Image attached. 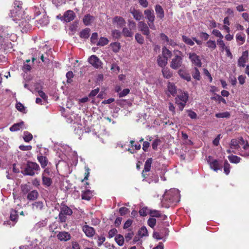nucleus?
I'll list each match as a JSON object with an SVG mask.
<instances>
[{
	"instance_id": "2eb2a0df",
	"label": "nucleus",
	"mask_w": 249,
	"mask_h": 249,
	"mask_svg": "<svg viewBox=\"0 0 249 249\" xmlns=\"http://www.w3.org/2000/svg\"><path fill=\"white\" fill-rule=\"evenodd\" d=\"M74 17V13L71 10H68L64 13V16L62 18V20L69 22L72 20Z\"/></svg>"
},
{
	"instance_id": "f3484780",
	"label": "nucleus",
	"mask_w": 249,
	"mask_h": 249,
	"mask_svg": "<svg viewBox=\"0 0 249 249\" xmlns=\"http://www.w3.org/2000/svg\"><path fill=\"white\" fill-rule=\"evenodd\" d=\"M31 207L32 210L33 211L38 212L41 211L43 209L44 205L43 202L41 201H38L33 203L31 205Z\"/></svg>"
},
{
	"instance_id": "bf43d9fd",
	"label": "nucleus",
	"mask_w": 249,
	"mask_h": 249,
	"mask_svg": "<svg viewBox=\"0 0 249 249\" xmlns=\"http://www.w3.org/2000/svg\"><path fill=\"white\" fill-rule=\"evenodd\" d=\"M194 73L193 74V78L199 80L200 79V72L198 70L197 68H195L194 69Z\"/></svg>"
},
{
	"instance_id": "e433bc0d",
	"label": "nucleus",
	"mask_w": 249,
	"mask_h": 249,
	"mask_svg": "<svg viewBox=\"0 0 249 249\" xmlns=\"http://www.w3.org/2000/svg\"><path fill=\"white\" fill-rule=\"evenodd\" d=\"M111 50L114 53H117L120 49V44L118 42H114L110 44Z\"/></svg>"
},
{
	"instance_id": "ea45409f",
	"label": "nucleus",
	"mask_w": 249,
	"mask_h": 249,
	"mask_svg": "<svg viewBox=\"0 0 249 249\" xmlns=\"http://www.w3.org/2000/svg\"><path fill=\"white\" fill-rule=\"evenodd\" d=\"M138 235L141 237L148 236V231L145 227H142L138 231Z\"/></svg>"
},
{
	"instance_id": "412c9836",
	"label": "nucleus",
	"mask_w": 249,
	"mask_h": 249,
	"mask_svg": "<svg viewBox=\"0 0 249 249\" xmlns=\"http://www.w3.org/2000/svg\"><path fill=\"white\" fill-rule=\"evenodd\" d=\"M152 162V159L151 158L148 159L145 162L144 168L142 173V176L144 178H146V175L145 174V173L150 171Z\"/></svg>"
},
{
	"instance_id": "8fccbe9b",
	"label": "nucleus",
	"mask_w": 249,
	"mask_h": 249,
	"mask_svg": "<svg viewBox=\"0 0 249 249\" xmlns=\"http://www.w3.org/2000/svg\"><path fill=\"white\" fill-rule=\"evenodd\" d=\"M207 46L211 49H215L216 47V44L214 40H209L206 42Z\"/></svg>"
},
{
	"instance_id": "338daca9",
	"label": "nucleus",
	"mask_w": 249,
	"mask_h": 249,
	"mask_svg": "<svg viewBox=\"0 0 249 249\" xmlns=\"http://www.w3.org/2000/svg\"><path fill=\"white\" fill-rule=\"evenodd\" d=\"M129 212L128 209H127L126 207H121L119 209V213L121 215H125L126 213H127Z\"/></svg>"
},
{
	"instance_id": "f704fd0d",
	"label": "nucleus",
	"mask_w": 249,
	"mask_h": 249,
	"mask_svg": "<svg viewBox=\"0 0 249 249\" xmlns=\"http://www.w3.org/2000/svg\"><path fill=\"white\" fill-rule=\"evenodd\" d=\"M163 77L166 79L171 78L172 76V71L167 68H164L162 70Z\"/></svg>"
},
{
	"instance_id": "69168bd1",
	"label": "nucleus",
	"mask_w": 249,
	"mask_h": 249,
	"mask_svg": "<svg viewBox=\"0 0 249 249\" xmlns=\"http://www.w3.org/2000/svg\"><path fill=\"white\" fill-rule=\"evenodd\" d=\"M98 38V34L97 33H94L92 34L90 37V40L92 43L95 44Z\"/></svg>"
},
{
	"instance_id": "6e6d98bb",
	"label": "nucleus",
	"mask_w": 249,
	"mask_h": 249,
	"mask_svg": "<svg viewBox=\"0 0 249 249\" xmlns=\"http://www.w3.org/2000/svg\"><path fill=\"white\" fill-rule=\"evenodd\" d=\"M22 192L24 194H27L30 190V187L29 185L24 184L21 186Z\"/></svg>"
},
{
	"instance_id": "3c124183",
	"label": "nucleus",
	"mask_w": 249,
	"mask_h": 249,
	"mask_svg": "<svg viewBox=\"0 0 249 249\" xmlns=\"http://www.w3.org/2000/svg\"><path fill=\"white\" fill-rule=\"evenodd\" d=\"M216 42H217V44H218V45L219 46L220 49L222 51L228 48L227 47H226L225 46L224 42L222 40V39H217Z\"/></svg>"
},
{
	"instance_id": "39448f33",
	"label": "nucleus",
	"mask_w": 249,
	"mask_h": 249,
	"mask_svg": "<svg viewBox=\"0 0 249 249\" xmlns=\"http://www.w3.org/2000/svg\"><path fill=\"white\" fill-rule=\"evenodd\" d=\"M39 170V166L36 163L28 161L24 171V174L33 176L36 174H38Z\"/></svg>"
},
{
	"instance_id": "2f4dec72",
	"label": "nucleus",
	"mask_w": 249,
	"mask_h": 249,
	"mask_svg": "<svg viewBox=\"0 0 249 249\" xmlns=\"http://www.w3.org/2000/svg\"><path fill=\"white\" fill-rule=\"evenodd\" d=\"M178 74L182 78L187 81H190L191 79L190 74L182 70H179Z\"/></svg>"
},
{
	"instance_id": "0eeeda50",
	"label": "nucleus",
	"mask_w": 249,
	"mask_h": 249,
	"mask_svg": "<svg viewBox=\"0 0 249 249\" xmlns=\"http://www.w3.org/2000/svg\"><path fill=\"white\" fill-rule=\"evenodd\" d=\"M9 34L7 33V31H5L2 27H0V44L3 45L5 42V40H8V38L12 41H15L17 39V36L15 34Z\"/></svg>"
},
{
	"instance_id": "aec40b11",
	"label": "nucleus",
	"mask_w": 249,
	"mask_h": 249,
	"mask_svg": "<svg viewBox=\"0 0 249 249\" xmlns=\"http://www.w3.org/2000/svg\"><path fill=\"white\" fill-rule=\"evenodd\" d=\"M71 210L67 206H64L61 208V212L59 214V218L61 220H63L64 219L62 218L63 215H71L72 214Z\"/></svg>"
},
{
	"instance_id": "b1692460",
	"label": "nucleus",
	"mask_w": 249,
	"mask_h": 249,
	"mask_svg": "<svg viewBox=\"0 0 249 249\" xmlns=\"http://www.w3.org/2000/svg\"><path fill=\"white\" fill-rule=\"evenodd\" d=\"M146 18L148 20L149 22H153L155 19V16L153 11L150 10H146L144 11Z\"/></svg>"
},
{
	"instance_id": "052dcab7",
	"label": "nucleus",
	"mask_w": 249,
	"mask_h": 249,
	"mask_svg": "<svg viewBox=\"0 0 249 249\" xmlns=\"http://www.w3.org/2000/svg\"><path fill=\"white\" fill-rule=\"evenodd\" d=\"M186 111L188 112V115L190 118L192 119L196 118L197 114L194 111L191 110H187Z\"/></svg>"
},
{
	"instance_id": "423d86ee",
	"label": "nucleus",
	"mask_w": 249,
	"mask_h": 249,
	"mask_svg": "<svg viewBox=\"0 0 249 249\" xmlns=\"http://www.w3.org/2000/svg\"><path fill=\"white\" fill-rule=\"evenodd\" d=\"M174 53L175 57L172 59L170 67L175 70L179 68L182 63V58L181 57V52L178 50H174Z\"/></svg>"
},
{
	"instance_id": "a211bd4d",
	"label": "nucleus",
	"mask_w": 249,
	"mask_h": 249,
	"mask_svg": "<svg viewBox=\"0 0 249 249\" xmlns=\"http://www.w3.org/2000/svg\"><path fill=\"white\" fill-rule=\"evenodd\" d=\"M112 23L117 27H122L125 25V21L122 17L116 16L112 19Z\"/></svg>"
},
{
	"instance_id": "5fc2aeb1",
	"label": "nucleus",
	"mask_w": 249,
	"mask_h": 249,
	"mask_svg": "<svg viewBox=\"0 0 249 249\" xmlns=\"http://www.w3.org/2000/svg\"><path fill=\"white\" fill-rule=\"evenodd\" d=\"M135 39L139 43L141 44L143 43L144 38L141 34H136L135 35Z\"/></svg>"
},
{
	"instance_id": "f257e3e1",
	"label": "nucleus",
	"mask_w": 249,
	"mask_h": 249,
	"mask_svg": "<svg viewBox=\"0 0 249 249\" xmlns=\"http://www.w3.org/2000/svg\"><path fill=\"white\" fill-rule=\"evenodd\" d=\"M230 147L233 149L234 153L239 154L243 157H249V144L247 141L240 137L232 139L230 143Z\"/></svg>"
},
{
	"instance_id": "09e8293b",
	"label": "nucleus",
	"mask_w": 249,
	"mask_h": 249,
	"mask_svg": "<svg viewBox=\"0 0 249 249\" xmlns=\"http://www.w3.org/2000/svg\"><path fill=\"white\" fill-rule=\"evenodd\" d=\"M122 33L124 36L131 37L133 35V33L131 31V29H128L127 28H124Z\"/></svg>"
},
{
	"instance_id": "680f3d73",
	"label": "nucleus",
	"mask_w": 249,
	"mask_h": 249,
	"mask_svg": "<svg viewBox=\"0 0 249 249\" xmlns=\"http://www.w3.org/2000/svg\"><path fill=\"white\" fill-rule=\"evenodd\" d=\"M134 235V233L131 230L125 235V239L127 242L131 240Z\"/></svg>"
},
{
	"instance_id": "a19ab883",
	"label": "nucleus",
	"mask_w": 249,
	"mask_h": 249,
	"mask_svg": "<svg viewBox=\"0 0 249 249\" xmlns=\"http://www.w3.org/2000/svg\"><path fill=\"white\" fill-rule=\"evenodd\" d=\"M228 158L230 161L233 163H239L241 160V159L239 157L234 155L229 156Z\"/></svg>"
},
{
	"instance_id": "cd10ccee",
	"label": "nucleus",
	"mask_w": 249,
	"mask_h": 249,
	"mask_svg": "<svg viewBox=\"0 0 249 249\" xmlns=\"http://www.w3.org/2000/svg\"><path fill=\"white\" fill-rule=\"evenodd\" d=\"M131 13L133 16L134 18L137 20H140L142 18V12L135 9H131Z\"/></svg>"
},
{
	"instance_id": "c85d7f7f",
	"label": "nucleus",
	"mask_w": 249,
	"mask_h": 249,
	"mask_svg": "<svg viewBox=\"0 0 249 249\" xmlns=\"http://www.w3.org/2000/svg\"><path fill=\"white\" fill-rule=\"evenodd\" d=\"M94 18L89 15H87L84 16L83 21L84 24L86 26L90 25L94 20Z\"/></svg>"
},
{
	"instance_id": "13d9d810",
	"label": "nucleus",
	"mask_w": 249,
	"mask_h": 249,
	"mask_svg": "<svg viewBox=\"0 0 249 249\" xmlns=\"http://www.w3.org/2000/svg\"><path fill=\"white\" fill-rule=\"evenodd\" d=\"M212 34L214 36L219 37V39H222L223 38V36L222 35L221 32L218 30H213L212 31Z\"/></svg>"
},
{
	"instance_id": "4468645a",
	"label": "nucleus",
	"mask_w": 249,
	"mask_h": 249,
	"mask_svg": "<svg viewBox=\"0 0 249 249\" xmlns=\"http://www.w3.org/2000/svg\"><path fill=\"white\" fill-rule=\"evenodd\" d=\"M207 160L211 168L214 171L217 172L218 170L221 169L219 163L217 160L213 159L211 157L209 156Z\"/></svg>"
},
{
	"instance_id": "c756f323",
	"label": "nucleus",
	"mask_w": 249,
	"mask_h": 249,
	"mask_svg": "<svg viewBox=\"0 0 249 249\" xmlns=\"http://www.w3.org/2000/svg\"><path fill=\"white\" fill-rule=\"evenodd\" d=\"M155 11L157 16L160 18H162L164 17V11L161 6L157 5L155 6Z\"/></svg>"
},
{
	"instance_id": "c9c22d12",
	"label": "nucleus",
	"mask_w": 249,
	"mask_h": 249,
	"mask_svg": "<svg viewBox=\"0 0 249 249\" xmlns=\"http://www.w3.org/2000/svg\"><path fill=\"white\" fill-rule=\"evenodd\" d=\"M236 39L239 45H242L245 41V36L240 33H238L236 35Z\"/></svg>"
},
{
	"instance_id": "473e14b6",
	"label": "nucleus",
	"mask_w": 249,
	"mask_h": 249,
	"mask_svg": "<svg viewBox=\"0 0 249 249\" xmlns=\"http://www.w3.org/2000/svg\"><path fill=\"white\" fill-rule=\"evenodd\" d=\"M18 212L16 210H12L10 213V220L12 221V226H14L18 219Z\"/></svg>"
},
{
	"instance_id": "20e7f679",
	"label": "nucleus",
	"mask_w": 249,
	"mask_h": 249,
	"mask_svg": "<svg viewBox=\"0 0 249 249\" xmlns=\"http://www.w3.org/2000/svg\"><path fill=\"white\" fill-rule=\"evenodd\" d=\"M188 94L186 92L180 91L175 98V103L180 111L183 110L188 100Z\"/></svg>"
},
{
	"instance_id": "f8f14e48",
	"label": "nucleus",
	"mask_w": 249,
	"mask_h": 249,
	"mask_svg": "<svg viewBox=\"0 0 249 249\" xmlns=\"http://www.w3.org/2000/svg\"><path fill=\"white\" fill-rule=\"evenodd\" d=\"M18 20L17 21H18ZM19 20H21L19 23V26L21 28V31L22 33H27L28 31L30 30L32 28V26L26 20L23 19L22 18ZM18 23V22H16Z\"/></svg>"
},
{
	"instance_id": "c03bdc74",
	"label": "nucleus",
	"mask_w": 249,
	"mask_h": 249,
	"mask_svg": "<svg viewBox=\"0 0 249 249\" xmlns=\"http://www.w3.org/2000/svg\"><path fill=\"white\" fill-rule=\"evenodd\" d=\"M23 138L25 142H29L33 139V135L28 131H25L23 133Z\"/></svg>"
},
{
	"instance_id": "a878e982",
	"label": "nucleus",
	"mask_w": 249,
	"mask_h": 249,
	"mask_svg": "<svg viewBox=\"0 0 249 249\" xmlns=\"http://www.w3.org/2000/svg\"><path fill=\"white\" fill-rule=\"evenodd\" d=\"M38 197V193L36 190H33L28 193L27 197L29 200H35Z\"/></svg>"
},
{
	"instance_id": "f03ea898",
	"label": "nucleus",
	"mask_w": 249,
	"mask_h": 249,
	"mask_svg": "<svg viewBox=\"0 0 249 249\" xmlns=\"http://www.w3.org/2000/svg\"><path fill=\"white\" fill-rule=\"evenodd\" d=\"M180 198L179 192L178 189L173 188L165 192L162 203L165 207H169L170 204L179 202Z\"/></svg>"
},
{
	"instance_id": "603ef678",
	"label": "nucleus",
	"mask_w": 249,
	"mask_h": 249,
	"mask_svg": "<svg viewBox=\"0 0 249 249\" xmlns=\"http://www.w3.org/2000/svg\"><path fill=\"white\" fill-rule=\"evenodd\" d=\"M224 172L227 175H229L230 172V165L227 160L224 162Z\"/></svg>"
},
{
	"instance_id": "bb28decb",
	"label": "nucleus",
	"mask_w": 249,
	"mask_h": 249,
	"mask_svg": "<svg viewBox=\"0 0 249 249\" xmlns=\"http://www.w3.org/2000/svg\"><path fill=\"white\" fill-rule=\"evenodd\" d=\"M23 128H24V122H21L20 123L14 124L10 127V130L11 131H17Z\"/></svg>"
},
{
	"instance_id": "79ce46f5",
	"label": "nucleus",
	"mask_w": 249,
	"mask_h": 249,
	"mask_svg": "<svg viewBox=\"0 0 249 249\" xmlns=\"http://www.w3.org/2000/svg\"><path fill=\"white\" fill-rule=\"evenodd\" d=\"M90 30L89 28H86L82 30L80 33V36L81 38H88L89 36Z\"/></svg>"
},
{
	"instance_id": "0e129e2a",
	"label": "nucleus",
	"mask_w": 249,
	"mask_h": 249,
	"mask_svg": "<svg viewBox=\"0 0 249 249\" xmlns=\"http://www.w3.org/2000/svg\"><path fill=\"white\" fill-rule=\"evenodd\" d=\"M112 36L114 38H118L121 36V33L118 30H114L112 31Z\"/></svg>"
},
{
	"instance_id": "49530a36",
	"label": "nucleus",
	"mask_w": 249,
	"mask_h": 249,
	"mask_svg": "<svg viewBox=\"0 0 249 249\" xmlns=\"http://www.w3.org/2000/svg\"><path fill=\"white\" fill-rule=\"evenodd\" d=\"M38 22L42 26L47 25L49 22L48 17L43 16L42 18L38 20Z\"/></svg>"
},
{
	"instance_id": "ddd939ff",
	"label": "nucleus",
	"mask_w": 249,
	"mask_h": 249,
	"mask_svg": "<svg viewBox=\"0 0 249 249\" xmlns=\"http://www.w3.org/2000/svg\"><path fill=\"white\" fill-rule=\"evenodd\" d=\"M138 29L140 31L142 32L143 34L146 36L148 39H149V30L147 24L142 21H140L138 23Z\"/></svg>"
},
{
	"instance_id": "7c9ffc66",
	"label": "nucleus",
	"mask_w": 249,
	"mask_h": 249,
	"mask_svg": "<svg viewBox=\"0 0 249 249\" xmlns=\"http://www.w3.org/2000/svg\"><path fill=\"white\" fill-rule=\"evenodd\" d=\"M92 192L89 190H86L83 192L82 198L83 199L89 200L92 196Z\"/></svg>"
},
{
	"instance_id": "393cba45",
	"label": "nucleus",
	"mask_w": 249,
	"mask_h": 249,
	"mask_svg": "<svg viewBox=\"0 0 249 249\" xmlns=\"http://www.w3.org/2000/svg\"><path fill=\"white\" fill-rule=\"evenodd\" d=\"M167 57L162 55H159L157 59L158 64L161 67H164L167 64Z\"/></svg>"
},
{
	"instance_id": "72a5a7b5",
	"label": "nucleus",
	"mask_w": 249,
	"mask_h": 249,
	"mask_svg": "<svg viewBox=\"0 0 249 249\" xmlns=\"http://www.w3.org/2000/svg\"><path fill=\"white\" fill-rule=\"evenodd\" d=\"M37 160L40 162L42 168H44L47 166L48 163V160L46 157L43 156H38Z\"/></svg>"
},
{
	"instance_id": "e2e57ef3",
	"label": "nucleus",
	"mask_w": 249,
	"mask_h": 249,
	"mask_svg": "<svg viewBox=\"0 0 249 249\" xmlns=\"http://www.w3.org/2000/svg\"><path fill=\"white\" fill-rule=\"evenodd\" d=\"M156 222V220L155 218H151L148 220L147 223H148V225L150 227L153 228L155 226Z\"/></svg>"
},
{
	"instance_id": "9b49d317",
	"label": "nucleus",
	"mask_w": 249,
	"mask_h": 249,
	"mask_svg": "<svg viewBox=\"0 0 249 249\" xmlns=\"http://www.w3.org/2000/svg\"><path fill=\"white\" fill-rule=\"evenodd\" d=\"M249 52L245 51L242 53L241 56L238 60V66L240 67H244L246 63L248 60Z\"/></svg>"
},
{
	"instance_id": "de8ad7c7",
	"label": "nucleus",
	"mask_w": 249,
	"mask_h": 249,
	"mask_svg": "<svg viewBox=\"0 0 249 249\" xmlns=\"http://www.w3.org/2000/svg\"><path fill=\"white\" fill-rule=\"evenodd\" d=\"M108 42H109V41L107 38L104 37H101L99 39V40L98 42V43H97V45L98 46H104L107 44Z\"/></svg>"
},
{
	"instance_id": "4c0bfd02",
	"label": "nucleus",
	"mask_w": 249,
	"mask_h": 249,
	"mask_svg": "<svg viewBox=\"0 0 249 249\" xmlns=\"http://www.w3.org/2000/svg\"><path fill=\"white\" fill-rule=\"evenodd\" d=\"M42 182L43 184L47 187L50 186L52 183V179L45 175H42Z\"/></svg>"
},
{
	"instance_id": "37998d69",
	"label": "nucleus",
	"mask_w": 249,
	"mask_h": 249,
	"mask_svg": "<svg viewBox=\"0 0 249 249\" xmlns=\"http://www.w3.org/2000/svg\"><path fill=\"white\" fill-rule=\"evenodd\" d=\"M162 54L163 57H170L172 55V52L166 47H163L162 49Z\"/></svg>"
},
{
	"instance_id": "5701e85b",
	"label": "nucleus",
	"mask_w": 249,
	"mask_h": 249,
	"mask_svg": "<svg viewBox=\"0 0 249 249\" xmlns=\"http://www.w3.org/2000/svg\"><path fill=\"white\" fill-rule=\"evenodd\" d=\"M35 60V58H32V61H31L30 59H28L24 62L23 70L24 71H27L31 70L32 68V66L34 61Z\"/></svg>"
},
{
	"instance_id": "1a4fd4ad",
	"label": "nucleus",
	"mask_w": 249,
	"mask_h": 249,
	"mask_svg": "<svg viewBox=\"0 0 249 249\" xmlns=\"http://www.w3.org/2000/svg\"><path fill=\"white\" fill-rule=\"evenodd\" d=\"M61 151L64 153V154L68 156H73L74 160H77V154L75 151H72L71 148L68 145H62L60 146Z\"/></svg>"
},
{
	"instance_id": "4d7b16f0",
	"label": "nucleus",
	"mask_w": 249,
	"mask_h": 249,
	"mask_svg": "<svg viewBox=\"0 0 249 249\" xmlns=\"http://www.w3.org/2000/svg\"><path fill=\"white\" fill-rule=\"evenodd\" d=\"M149 213V210L146 207H143L139 211V213L141 216H146Z\"/></svg>"
},
{
	"instance_id": "864d4df0",
	"label": "nucleus",
	"mask_w": 249,
	"mask_h": 249,
	"mask_svg": "<svg viewBox=\"0 0 249 249\" xmlns=\"http://www.w3.org/2000/svg\"><path fill=\"white\" fill-rule=\"evenodd\" d=\"M230 115V113L228 112L218 113L215 114V116L219 118H229Z\"/></svg>"
},
{
	"instance_id": "dca6fc26",
	"label": "nucleus",
	"mask_w": 249,
	"mask_h": 249,
	"mask_svg": "<svg viewBox=\"0 0 249 249\" xmlns=\"http://www.w3.org/2000/svg\"><path fill=\"white\" fill-rule=\"evenodd\" d=\"M82 230L86 236L89 237H93L95 233L94 229L92 227L87 225L83 226Z\"/></svg>"
},
{
	"instance_id": "9d476101",
	"label": "nucleus",
	"mask_w": 249,
	"mask_h": 249,
	"mask_svg": "<svg viewBox=\"0 0 249 249\" xmlns=\"http://www.w3.org/2000/svg\"><path fill=\"white\" fill-rule=\"evenodd\" d=\"M88 62L96 69H98L102 67V63L101 61L95 55H91L88 59Z\"/></svg>"
},
{
	"instance_id": "6ab92c4d",
	"label": "nucleus",
	"mask_w": 249,
	"mask_h": 249,
	"mask_svg": "<svg viewBox=\"0 0 249 249\" xmlns=\"http://www.w3.org/2000/svg\"><path fill=\"white\" fill-rule=\"evenodd\" d=\"M57 238L61 241H67L71 239V234L66 231H61L57 234Z\"/></svg>"
},
{
	"instance_id": "58836bf2",
	"label": "nucleus",
	"mask_w": 249,
	"mask_h": 249,
	"mask_svg": "<svg viewBox=\"0 0 249 249\" xmlns=\"http://www.w3.org/2000/svg\"><path fill=\"white\" fill-rule=\"evenodd\" d=\"M115 240L116 242L119 246H122L124 245V238L123 235L121 234L117 235L115 238Z\"/></svg>"
},
{
	"instance_id": "a18cd8bd",
	"label": "nucleus",
	"mask_w": 249,
	"mask_h": 249,
	"mask_svg": "<svg viewBox=\"0 0 249 249\" xmlns=\"http://www.w3.org/2000/svg\"><path fill=\"white\" fill-rule=\"evenodd\" d=\"M182 40L187 45L190 46H193L194 45V40L193 39H191V38L186 36H182Z\"/></svg>"
},
{
	"instance_id": "7ed1b4c3",
	"label": "nucleus",
	"mask_w": 249,
	"mask_h": 249,
	"mask_svg": "<svg viewBox=\"0 0 249 249\" xmlns=\"http://www.w3.org/2000/svg\"><path fill=\"white\" fill-rule=\"evenodd\" d=\"M21 2L19 0H15L14 1V9L11 11V17L13 20L17 22L18 20H20L23 17V11L21 9Z\"/></svg>"
},
{
	"instance_id": "4be33fe9",
	"label": "nucleus",
	"mask_w": 249,
	"mask_h": 249,
	"mask_svg": "<svg viewBox=\"0 0 249 249\" xmlns=\"http://www.w3.org/2000/svg\"><path fill=\"white\" fill-rule=\"evenodd\" d=\"M167 93L168 96H169V94L173 96H175L177 93V88L174 85V84L169 82L167 85Z\"/></svg>"
},
{
	"instance_id": "774afa93",
	"label": "nucleus",
	"mask_w": 249,
	"mask_h": 249,
	"mask_svg": "<svg viewBox=\"0 0 249 249\" xmlns=\"http://www.w3.org/2000/svg\"><path fill=\"white\" fill-rule=\"evenodd\" d=\"M151 215L152 217H160V213L159 211L156 210L151 211L150 212Z\"/></svg>"
},
{
	"instance_id": "6e6552de",
	"label": "nucleus",
	"mask_w": 249,
	"mask_h": 249,
	"mask_svg": "<svg viewBox=\"0 0 249 249\" xmlns=\"http://www.w3.org/2000/svg\"><path fill=\"white\" fill-rule=\"evenodd\" d=\"M189 58L191 61L192 63L198 67H201L202 63L200 57L197 55L195 53H188Z\"/></svg>"
}]
</instances>
